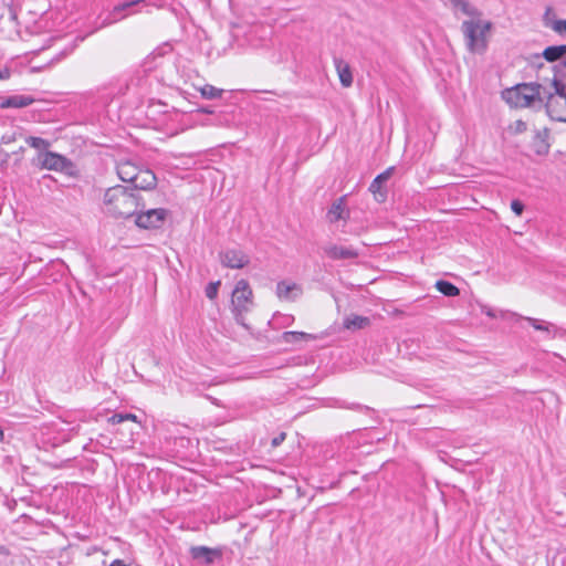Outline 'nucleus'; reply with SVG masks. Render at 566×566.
Segmentation results:
<instances>
[{
  "mask_svg": "<svg viewBox=\"0 0 566 566\" xmlns=\"http://www.w3.org/2000/svg\"><path fill=\"white\" fill-rule=\"evenodd\" d=\"M144 206L140 193L123 185L107 188L102 201L104 213L115 219L133 217Z\"/></svg>",
  "mask_w": 566,
  "mask_h": 566,
  "instance_id": "obj_1",
  "label": "nucleus"
},
{
  "mask_svg": "<svg viewBox=\"0 0 566 566\" xmlns=\"http://www.w3.org/2000/svg\"><path fill=\"white\" fill-rule=\"evenodd\" d=\"M546 87L539 83H523L503 92V98L513 107H531L536 101H542Z\"/></svg>",
  "mask_w": 566,
  "mask_h": 566,
  "instance_id": "obj_2",
  "label": "nucleus"
},
{
  "mask_svg": "<svg viewBox=\"0 0 566 566\" xmlns=\"http://www.w3.org/2000/svg\"><path fill=\"white\" fill-rule=\"evenodd\" d=\"M549 88L553 91L546 87L544 95V98L547 99L545 105L547 115L554 120L566 123V85L554 75Z\"/></svg>",
  "mask_w": 566,
  "mask_h": 566,
  "instance_id": "obj_3",
  "label": "nucleus"
},
{
  "mask_svg": "<svg viewBox=\"0 0 566 566\" xmlns=\"http://www.w3.org/2000/svg\"><path fill=\"white\" fill-rule=\"evenodd\" d=\"M253 305V292L248 281H238L231 298L232 313L238 324L245 326L244 315L252 310Z\"/></svg>",
  "mask_w": 566,
  "mask_h": 566,
  "instance_id": "obj_4",
  "label": "nucleus"
},
{
  "mask_svg": "<svg viewBox=\"0 0 566 566\" xmlns=\"http://www.w3.org/2000/svg\"><path fill=\"white\" fill-rule=\"evenodd\" d=\"M491 29V22L470 20L462 23V30L467 45L471 52H482L486 46V33Z\"/></svg>",
  "mask_w": 566,
  "mask_h": 566,
  "instance_id": "obj_5",
  "label": "nucleus"
},
{
  "mask_svg": "<svg viewBox=\"0 0 566 566\" xmlns=\"http://www.w3.org/2000/svg\"><path fill=\"white\" fill-rule=\"evenodd\" d=\"M41 167L48 170L64 172L66 175H73L75 169L70 159L53 151H46L41 155Z\"/></svg>",
  "mask_w": 566,
  "mask_h": 566,
  "instance_id": "obj_6",
  "label": "nucleus"
},
{
  "mask_svg": "<svg viewBox=\"0 0 566 566\" xmlns=\"http://www.w3.org/2000/svg\"><path fill=\"white\" fill-rule=\"evenodd\" d=\"M167 210L163 208L149 209L145 212H140L136 216L135 223L139 228L154 229L159 228L165 221Z\"/></svg>",
  "mask_w": 566,
  "mask_h": 566,
  "instance_id": "obj_7",
  "label": "nucleus"
},
{
  "mask_svg": "<svg viewBox=\"0 0 566 566\" xmlns=\"http://www.w3.org/2000/svg\"><path fill=\"white\" fill-rule=\"evenodd\" d=\"M275 294L281 301L294 302L301 297L303 289L295 282L283 280L276 284Z\"/></svg>",
  "mask_w": 566,
  "mask_h": 566,
  "instance_id": "obj_8",
  "label": "nucleus"
},
{
  "mask_svg": "<svg viewBox=\"0 0 566 566\" xmlns=\"http://www.w3.org/2000/svg\"><path fill=\"white\" fill-rule=\"evenodd\" d=\"M221 264L230 269H242L249 264L250 258L243 251L230 249L220 254Z\"/></svg>",
  "mask_w": 566,
  "mask_h": 566,
  "instance_id": "obj_9",
  "label": "nucleus"
},
{
  "mask_svg": "<svg viewBox=\"0 0 566 566\" xmlns=\"http://www.w3.org/2000/svg\"><path fill=\"white\" fill-rule=\"evenodd\" d=\"M324 253L332 260H348L359 255L358 251L352 247L337 244H327L323 248Z\"/></svg>",
  "mask_w": 566,
  "mask_h": 566,
  "instance_id": "obj_10",
  "label": "nucleus"
},
{
  "mask_svg": "<svg viewBox=\"0 0 566 566\" xmlns=\"http://www.w3.org/2000/svg\"><path fill=\"white\" fill-rule=\"evenodd\" d=\"M145 0H128L123 3H119L113 8L111 11L108 18L103 22V27L113 24L124 18H126L129 13H127V10L129 8H133L139 3H144Z\"/></svg>",
  "mask_w": 566,
  "mask_h": 566,
  "instance_id": "obj_11",
  "label": "nucleus"
},
{
  "mask_svg": "<svg viewBox=\"0 0 566 566\" xmlns=\"http://www.w3.org/2000/svg\"><path fill=\"white\" fill-rule=\"evenodd\" d=\"M532 147L537 155H546L549 151V129L546 127L535 130Z\"/></svg>",
  "mask_w": 566,
  "mask_h": 566,
  "instance_id": "obj_12",
  "label": "nucleus"
},
{
  "mask_svg": "<svg viewBox=\"0 0 566 566\" xmlns=\"http://www.w3.org/2000/svg\"><path fill=\"white\" fill-rule=\"evenodd\" d=\"M190 553L195 559L201 560L207 565L212 564L217 557L221 556L219 549L209 548L207 546H193Z\"/></svg>",
  "mask_w": 566,
  "mask_h": 566,
  "instance_id": "obj_13",
  "label": "nucleus"
},
{
  "mask_svg": "<svg viewBox=\"0 0 566 566\" xmlns=\"http://www.w3.org/2000/svg\"><path fill=\"white\" fill-rule=\"evenodd\" d=\"M157 178L155 174L150 170H140L137 174L136 179H134L133 185L136 191L140 190H149L156 186Z\"/></svg>",
  "mask_w": 566,
  "mask_h": 566,
  "instance_id": "obj_14",
  "label": "nucleus"
},
{
  "mask_svg": "<svg viewBox=\"0 0 566 566\" xmlns=\"http://www.w3.org/2000/svg\"><path fill=\"white\" fill-rule=\"evenodd\" d=\"M138 171V167L129 160H123L117 164V175L124 182L133 184L134 179L137 177Z\"/></svg>",
  "mask_w": 566,
  "mask_h": 566,
  "instance_id": "obj_15",
  "label": "nucleus"
},
{
  "mask_svg": "<svg viewBox=\"0 0 566 566\" xmlns=\"http://www.w3.org/2000/svg\"><path fill=\"white\" fill-rule=\"evenodd\" d=\"M34 98L29 95H12L6 97L0 103L1 108H23L34 103Z\"/></svg>",
  "mask_w": 566,
  "mask_h": 566,
  "instance_id": "obj_16",
  "label": "nucleus"
},
{
  "mask_svg": "<svg viewBox=\"0 0 566 566\" xmlns=\"http://www.w3.org/2000/svg\"><path fill=\"white\" fill-rule=\"evenodd\" d=\"M334 64L340 81V84L344 87H349L353 84V74L348 63H346L343 59L335 57Z\"/></svg>",
  "mask_w": 566,
  "mask_h": 566,
  "instance_id": "obj_17",
  "label": "nucleus"
},
{
  "mask_svg": "<svg viewBox=\"0 0 566 566\" xmlns=\"http://www.w3.org/2000/svg\"><path fill=\"white\" fill-rule=\"evenodd\" d=\"M348 217V211L345 205V197H340L335 202H333L332 207L327 212V218L329 222H336L340 219H346Z\"/></svg>",
  "mask_w": 566,
  "mask_h": 566,
  "instance_id": "obj_18",
  "label": "nucleus"
},
{
  "mask_svg": "<svg viewBox=\"0 0 566 566\" xmlns=\"http://www.w3.org/2000/svg\"><path fill=\"white\" fill-rule=\"evenodd\" d=\"M369 324V318L359 315H350L344 319V326L347 329H360Z\"/></svg>",
  "mask_w": 566,
  "mask_h": 566,
  "instance_id": "obj_19",
  "label": "nucleus"
},
{
  "mask_svg": "<svg viewBox=\"0 0 566 566\" xmlns=\"http://www.w3.org/2000/svg\"><path fill=\"white\" fill-rule=\"evenodd\" d=\"M565 54H566V45L548 46L543 52V56L548 62H555V61L562 59Z\"/></svg>",
  "mask_w": 566,
  "mask_h": 566,
  "instance_id": "obj_20",
  "label": "nucleus"
},
{
  "mask_svg": "<svg viewBox=\"0 0 566 566\" xmlns=\"http://www.w3.org/2000/svg\"><path fill=\"white\" fill-rule=\"evenodd\" d=\"M436 289L446 296H458L460 290L451 282L439 280L436 282Z\"/></svg>",
  "mask_w": 566,
  "mask_h": 566,
  "instance_id": "obj_21",
  "label": "nucleus"
},
{
  "mask_svg": "<svg viewBox=\"0 0 566 566\" xmlns=\"http://www.w3.org/2000/svg\"><path fill=\"white\" fill-rule=\"evenodd\" d=\"M369 191L374 195V198L378 202H384L387 198V191L382 188V184L377 179H374L369 186Z\"/></svg>",
  "mask_w": 566,
  "mask_h": 566,
  "instance_id": "obj_22",
  "label": "nucleus"
},
{
  "mask_svg": "<svg viewBox=\"0 0 566 566\" xmlns=\"http://www.w3.org/2000/svg\"><path fill=\"white\" fill-rule=\"evenodd\" d=\"M282 337H283V340L286 343H293V342H297L301 339H304V340L315 339L314 335L307 334L304 332H284Z\"/></svg>",
  "mask_w": 566,
  "mask_h": 566,
  "instance_id": "obj_23",
  "label": "nucleus"
},
{
  "mask_svg": "<svg viewBox=\"0 0 566 566\" xmlns=\"http://www.w3.org/2000/svg\"><path fill=\"white\" fill-rule=\"evenodd\" d=\"M199 91L201 93V96L207 99L220 98L223 93V90L217 88L210 84L203 85L202 87L199 88Z\"/></svg>",
  "mask_w": 566,
  "mask_h": 566,
  "instance_id": "obj_24",
  "label": "nucleus"
},
{
  "mask_svg": "<svg viewBox=\"0 0 566 566\" xmlns=\"http://www.w3.org/2000/svg\"><path fill=\"white\" fill-rule=\"evenodd\" d=\"M27 144L35 149H46L50 146V143L46 139L41 137L30 136L27 138Z\"/></svg>",
  "mask_w": 566,
  "mask_h": 566,
  "instance_id": "obj_25",
  "label": "nucleus"
},
{
  "mask_svg": "<svg viewBox=\"0 0 566 566\" xmlns=\"http://www.w3.org/2000/svg\"><path fill=\"white\" fill-rule=\"evenodd\" d=\"M525 321H527L535 329L547 332L548 334H551V327H553L552 324H546L533 317H525Z\"/></svg>",
  "mask_w": 566,
  "mask_h": 566,
  "instance_id": "obj_26",
  "label": "nucleus"
},
{
  "mask_svg": "<svg viewBox=\"0 0 566 566\" xmlns=\"http://www.w3.org/2000/svg\"><path fill=\"white\" fill-rule=\"evenodd\" d=\"M126 420L136 421L137 417L133 413H115L108 419V421L113 424L122 423Z\"/></svg>",
  "mask_w": 566,
  "mask_h": 566,
  "instance_id": "obj_27",
  "label": "nucleus"
},
{
  "mask_svg": "<svg viewBox=\"0 0 566 566\" xmlns=\"http://www.w3.org/2000/svg\"><path fill=\"white\" fill-rule=\"evenodd\" d=\"M454 10H460L461 12H463L464 14L467 15H471V17H474V15H478L479 12L478 10L472 7L468 1L465 0H462L460 4H458V8H455Z\"/></svg>",
  "mask_w": 566,
  "mask_h": 566,
  "instance_id": "obj_28",
  "label": "nucleus"
},
{
  "mask_svg": "<svg viewBox=\"0 0 566 566\" xmlns=\"http://www.w3.org/2000/svg\"><path fill=\"white\" fill-rule=\"evenodd\" d=\"M527 125L525 122L517 119L509 126V130L513 135H518L526 132Z\"/></svg>",
  "mask_w": 566,
  "mask_h": 566,
  "instance_id": "obj_29",
  "label": "nucleus"
},
{
  "mask_svg": "<svg viewBox=\"0 0 566 566\" xmlns=\"http://www.w3.org/2000/svg\"><path fill=\"white\" fill-rule=\"evenodd\" d=\"M220 281L211 282L206 287V296L210 300H214L218 295Z\"/></svg>",
  "mask_w": 566,
  "mask_h": 566,
  "instance_id": "obj_30",
  "label": "nucleus"
},
{
  "mask_svg": "<svg viewBox=\"0 0 566 566\" xmlns=\"http://www.w3.org/2000/svg\"><path fill=\"white\" fill-rule=\"evenodd\" d=\"M549 27L558 34L566 36V20H554Z\"/></svg>",
  "mask_w": 566,
  "mask_h": 566,
  "instance_id": "obj_31",
  "label": "nucleus"
},
{
  "mask_svg": "<svg viewBox=\"0 0 566 566\" xmlns=\"http://www.w3.org/2000/svg\"><path fill=\"white\" fill-rule=\"evenodd\" d=\"M511 209L516 216H521L524 210V205L520 200H513L511 202Z\"/></svg>",
  "mask_w": 566,
  "mask_h": 566,
  "instance_id": "obj_32",
  "label": "nucleus"
},
{
  "mask_svg": "<svg viewBox=\"0 0 566 566\" xmlns=\"http://www.w3.org/2000/svg\"><path fill=\"white\" fill-rule=\"evenodd\" d=\"M392 171H394V168L390 167L387 170H385L384 172H381L380 175H378L375 179H377L378 181L384 184L391 177Z\"/></svg>",
  "mask_w": 566,
  "mask_h": 566,
  "instance_id": "obj_33",
  "label": "nucleus"
},
{
  "mask_svg": "<svg viewBox=\"0 0 566 566\" xmlns=\"http://www.w3.org/2000/svg\"><path fill=\"white\" fill-rule=\"evenodd\" d=\"M285 437H286V434L284 432H281L279 436L273 438L272 442H271L272 447H274V448L279 447L285 440Z\"/></svg>",
  "mask_w": 566,
  "mask_h": 566,
  "instance_id": "obj_34",
  "label": "nucleus"
},
{
  "mask_svg": "<svg viewBox=\"0 0 566 566\" xmlns=\"http://www.w3.org/2000/svg\"><path fill=\"white\" fill-rule=\"evenodd\" d=\"M482 312H483L485 315H488L489 317H492V318L496 317V315H495L494 311H493L492 308H490V307L485 306V305H483V306H482Z\"/></svg>",
  "mask_w": 566,
  "mask_h": 566,
  "instance_id": "obj_35",
  "label": "nucleus"
},
{
  "mask_svg": "<svg viewBox=\"0 0 566 566\" xmlns=\"http://www.w3.org/2000/svg\"><path fill=\"white\" fill-rule=\"evenodd\" d=\"M10 77V70L4 67L0 69V80H8Z\"/></svg>",
  "mask_w": 566,
  "mask_h": 566,
  "instance_id": "obj_36",
  "label": "nucleus"
},
{
  "mask_svg": "<svg viewBox=\"0 0 566 566\" xmlns=\"http://www.w3.org/2000/svg\"><path fill=\"white\" fill-rule=\"evenodd\" d=\"M109 566H128L127 564H125L122 559H115L113 560Z\"/></svg>",
  "mask_w": 566,
  "mask_h": 566,
  "instance_id": "obj_37",
  "label": "nucleus"
},
{
  "mask_svg": "<svg viewBox=\"0 0 566 566\" xmlns=\"http://www.w3.org/2000/svg\"><path fill=\"white\" fill-rule=\"evenodd\" d=\"M453 9L458 8V4L461 3L462 0H448Z\"/></svg>",
  "mask_w": 566,
  "mask_h": 566,
  "instance_id": "obj_38",
  "label": "nucleus"
},
{
  "mask_svg": "<svg viewBox=\"0 0 566 566\" xmlns=\"http://www.w3.org/2000/svg\"><path fill=\"white\" fill-rule=\"evenodd\" d=\"M2 438H3V432H2V430L0 429V440H2Z\"/></svg>",
  "mask_w": 566,
  "mask_h": 566,
  "instance_id": "obj_39",
  "label": "nucleus"
}]
</instances>
